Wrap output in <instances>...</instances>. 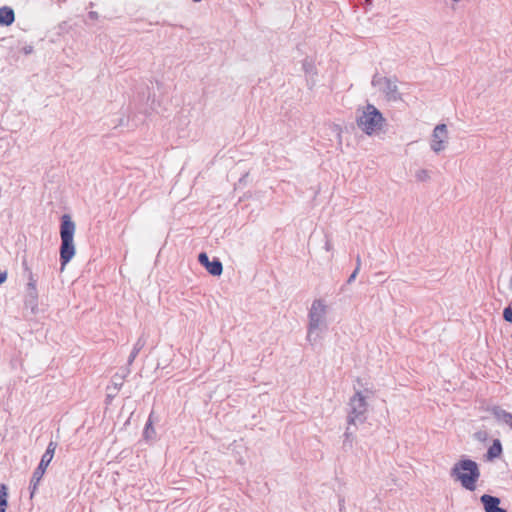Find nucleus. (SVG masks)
Here are the masks:
<instances>
[{
  "mask_svg": "<svg viewBox=\"0 0 512 512\" xmlns=\"http://www.w3.org/2000/svg\"><path fill=\"white\" fill-rule=\"evenodd\" d=\"M328 307L324 300L316 299L312 302L308 312L307 340L311 344L320 341L328 329L327 321Z\"/></svg>",
  "mask_w": 512,
  "mask_h": 512,
  "instance_id": "obj_1",
  "label": "nucleus"
},
{
  "mask_svg": "<svg viewBox=\"0 0 512 512\" xmlns=\"http://www.w3.org/2000/svg\"><path fill=\"white\" fill-rule=\"evenodd\" d=\"M450 476L454 481L459 482L464 489L473 492L477 488L481 473L476 461L462 458L454 463L450 470Z\"/></svg>",
  "mask_w": 512,
  "mask_h": 512,
  "instance_id": "obj_2",
  "label": "nucleus"
},
{
  "mask_svg": "<svg viewBox=\"0 0 512 512\" xmlns=\"http://www.w3.org/2000/svg\"><path fill=\"white\" fill-rule=\"evenodd\" d=\"M75 223L72 221L70 215L64 214L61 217L60 224V237H61V245H60V263L61 269L70 262V260L75 255V245H74V234H75Z\"/></svg>",
  "mask_w": 512,
  "mask_h": 512,
  "instance_id": "obj_3",
  "label": "nucleus"
},
{
  "mask_svg": "<svg viewBox=\"0 0 512 512\" xmlns=\"http://www.w3.org/2000/svg\"><path fill=\"white\" fill-rule=\"evenodd\" d=\"M385 119L382 113L372 104H367L362 114L357 117L358 127L367 135H373L382 130Z\"/></svg>",
  "mask_w": 512,
  "mask_h": 512,
  "instance_id": "obj_4",
  "label": "nucleus"
},
{
  "mask_svg": "<svg viewBox=\"0 0 512 512\" xmlns=\"http://www.w3.org/2000/svg\"><path fill=\"white\" fill-rule=\"evenodd\" d=\"M365 393L366 394L362 391L356 390L354 395L350 398L347 416L349 425H358L366 421V414L368 410L366 398L370 392L366 389Z\"/></svg>",
  "mask_w": 512,
  "mask_h": 512,
  "instance_id": "obj_5",
  "label": "nucleus"
},
{
  "mask_svg": "<svg viewBox=\"0 0 512 512\" xmlns=\"http://www.w3.org/2000/svg\"><path fill=\"white\" fill-rule=\"evenodd\" d=\"M57 444L55 442H50L47 446L45 453L42 455L41 461L38 467L35 469L32 478L30 480V490H31V498L34 496L37 487L45 474V471L53 459Z\"/></svg>",
  "mask_w": 512,
  "mask_h": 512,
  "instance_id": "obj_6",
  "label": "nucleus"
},
{
  "mask_svg": "<svg viewBox=\"0 0 512 512\" xmlns=\"http://www.w3.org/2000/svg\"><path fill=\"white\" fill-rule=\"evenodd\" d=\"M397 81L388 77H383L372 80V84L374 86H381V91L385 94L387 100L389 101H398L401 100V95L398 91Z\"/></svg>",
  "mask_w": 512,
  "mask_h": 512,
  "instance_id": "obj_7",
  "label": "nucleus"
},
{
  "mask_svg": "<svg viewBox=\"0 0 512 512\" xmlns=\"http://www.w3.org/2000/svg\"><path fill=\"white\" fill-rule=\"evenodd\" d=\"M447 140V126L445 124H438L433 130L430 147L435 153H439L446 148Z\"/></svg>",
  "mask_w": 512,
  "mask_h": 512,
  "instance_id": "obj_8",
  "label": "nucleus"
},
{
  "mask_svg": "<svg viewBox=\"0 0 512 512\" xmlns=\"http://www.w3.org/2000/svg\"><path fill=\"white\" fill-rule=\"evenodd\" d=\"M198 261L213 276H220L223 272V265L221 261L218 258H214L210 261L205 252H201L198 255Z\"/></svg>",
  "mask_w": 512,
  "mask_h": 512,
  "instance_id": "obj_9",
  "label": "nucleus"
},
{
  "mask_svg": "<svg viewBox=\"0 0 512 512\" xmlns=\"http://www.w3.org/2000/svg\"><path fill=\"white\" fill-rule=\"evenodd\" d=\"M485 512H507L500 507V499L496 496L484 494L480 497Z\"/></svg>",
  "mask_w": 512,
  "mask_h": 512,
  "instance_id": "obj_10",
  "label": "nucleus"
},
{
  "mask_svg": "<svg viewBox=\"0 0 512 512\" xmlns=\"http://www.w3.org/2000/svg\"><path fill=\"white\" fill-rule=\"evenodd\" d=\"M486 411L490 412L497 421L502 422L506 425H508L510 423V420L512 419V414L499 406L487 407Z\"/></svg>",
  "mask_w": 512,
  "mask_h": 512,
  "instance_id": "obj_11",
  "label": "nucleus"
},
{
  "mask_svg": "<svg viewBox=\"0 0 512 512\" xmlns=\"http://www.w3.org/2000/svg\"><path fill=\"white\" fill-rule=\"evenodd\" d=\"M15 21L14 10L9 6L0 7V25L10 26Z\"/></svg>",
  "mask_w": 512,
  "mask_h": 512,
  "instance_id": "obj_12",
  "label": "nucleus"
},
{
  "mask_svg": "<svg viewBox=\"0 0 512 512\" xmlns=\"http://www.w3.org/2000/svg\"><path fill=\"white\" fill-rule=\"evenodd\" d=\"M502 444L499 439H495L493 441V444L488 448L486 458L489 461L494 460L495 458H498L502 454Z\"/></svg>",
  "mask_w": 512,
  "mask_h": 512,
  "instance_id": "obj_13",
  "label": "nucleus"
},
{
  "mask_svg": "<svg viewBox=\"0 0 512 512\" xmlns=\"http://www.w3.org/2000/svg\"><path fill=\"white\" fill-rule=\"evenodd\" d=\"M22 265L24 267L25 272H27V278H28L26 290H37V286H36L37 280L35 279L34 274L31 271V269L28 267L27 261L25 259L23 260Z\"/></svg>",
  "mask_w": 512,
  "mask_h": 512,
  "instance_id": "obj_14",
  "label": "nucleus"
},
{
  "mask_svg": "<svg viewBox=\"0 0 512 512\" xmlns=\"http://www.w3.org/2000/svg\"><path fill=\"white\" fill-rule=\"evenodd\" d=\"M38 303V291L37 290H26L25 304L32 309L37 306Z\"/></svg>",
  "mask_w": 512,
  "mask_h": 512,
  "instance_id": "obj_15",
  "label": "nucleus"
},
{
  "mask_svg": "<svg viewBox=\"0 0 512 512\" xmlns=\"http://www.w3.org/2000/svg\"><path fill=\"white\" fill-rule=\"evenodd\" d=\"M7 487L4 484L0 485V512H6L7 507Z\"/></svg>",
  "mask_w": 512,
  "mask_h": 512,
  "instance_id": "obj_16",
  "label": "nucleus"
},
{
  "mask_svg": "<svg viewBox=\"0 0 512 512\" xmlns=\"http://www.w3.org/2000/svg\"><path fill=\"white\" fill-rule=\"evenodd\" d=\"M302 67L306 75L313 76L317 73L313 61L308 58L304 59Z\"/></svg>",
  "mask_w": 512,
  "mask_h": 512,
  "instance_id": "obj_17",
  "label": "nucleus"
},
{
  "mask_svg": "<svg viewBox=\"0 0 512 512\" xmlns=\"http://www.w3.org/2000/svg\"><path fill=\"white\" fill-rule=\"evenodd\" d=\"M152 416H153V413H151L149 415V419H148V421L146 423V426H145V429H144V433L143 434H144V437L146 439H152L155 436V430H154V428L152 426Z\"/></svg>",
  "mask_w": 512,
  "mask_h": 512,
  "instance_id": "obj_18",
  "label": "nucleus"
},
{
  "mask_svg": "<svg viewBox=\"0 0 512 512\" xmlns=\"http://www.w3.org/2000/svg\"><path fill=\"white\" fill-rule=\"evenodd\" d=\"M415 177L418 181L424 182L430 179V173L426 169H420L416 172Z\"/></svg>",
  "mask_w": 512,
  "mask_h": 512,
  "instance_id": "obj_19",
  "label": "nucleus"
},
{
  "mask_svg": "<svg viewBox=\"0 0 512 512\" xmlns=\"http://www.w3.org/2000/svg\"><path fill=\"white\" fill-rule=\"evenodd\" d=\"M475 440L485 442L488 440L489 434L486 430H479L473 434Z\"/></svg>",
  "mask_w": 512,
  "mask_h": 512,
  "instance_id": "obj_20",
  "label": "nucleus"
},
{
  "mask_svg": "<svg viewBox=\"0 0 512 512\" xmlns=\"http://www.w3.org/2000/svg\"><path fill=\"white\" fill-rule=\"evenodd\" d=\"M503 318L506 322L512 323V310L510 308L503 310Z\"/></svg>",
  "mask_w": 512,
  "mask_h": 512,
  "instance_id": "obj_21",
  "label": "nucleus"
},
{
  "mask_svg": "<svg viewBox=\"0 0 512 512\" xmlns=\"http://www.w3.org/2000/svg\"><path fill=\"white\" fill-rule=\"evenodd\" d=\"M358 272H359L358 268H355V270L352 272V274L347 279V284H351L356 279Z\"/></svg>",
  "mask_w": 512,
  "mask_h": 512,
  "instance_id": "obj_22",
  "label": "nucleus"
},
{
  "mask_svg": "<svg viewBox=\"0 0 512 512\" xmlns=\"http://www.w3.org/2000/svg\"><path fill=\"white\" fill-rule=\"evenodd\" d=\"M7 279V271H0V285L3 284Z\"/></svg>",
  "mask_w": 512,
  "mask_h": 512,
  "instance_id": "obj_23",
  "label": "nucleus"
},
{
  "mask_svg": "<svg viewBox=\"0 0 512 512\" xmlns=\"http://www.w3.org/2000/svg\"><path fill=\"white\" fill-rule=\"evenodd\" d=\"M122 385L121 382H118V381H114L113 382V388L115 391L119 390L120 386Z\"/></svg>",
  "mask_w": 512,
  "mask_h": 512,
  "instance_id": "obj_24",
  "label": "nucleus"
},
{
  "mask_svg": "<svg viewBox=\"0 0 512 512\" xmlns=\"http://www.w3.org/2000/svg\"><path fill=\"white\" fill-rule=\"evenodd\" d=\"M360 267H361V258L359 255H357L356 257V268H358V271L360 270Z\"/></svg>",
  "mask_w": 512,
  "mask_h": 512,
  "instance_id": "obj_25",
  "label": "nucleus"
},
{
  "mask_svg": "<svg viewBox=\"0 0 512 512\" xmlns=\"http://www.w3.org/2000/svg\"><path fill=\"white\" fill-rule=\"evenodd\" d=\"M325 248H326L327 251H329L331 249L330 241H328V240L326 241Z\"/></svg>",
  "mask_w": 512,
  "mask_h": 512,
  "instance_id": "obj_26",
  "label": "nucleus"
},
{
  "mask_svg": "<svg viewBox=\"0 0 512 512\" xmlns=\"http://www.w3.org/2000/svg\"><path fill=\"white\" fill-rule=\"evenodd\" d=\"M350 436H351V433L349 432V428H347V430L345 432V437L349 438Z\"/></svg>",
  "mask_w": 512,
  "mask_h": 512,
  "instance_id": "obj_27",
  "label": "nucleus"
},
{
  "mask_svg": "<svg viewBox=\"0 0 512 512\" xmlns=\"http://www.w3.org/2000/svg\"><path fill=\"white\" fill-rule=\"evenodd\" d=\"M364 3L367 5V6H370L372 4V0H364Z\"/></svg>",
  "mask_w": 512,
  "mask_h": 512,
  "instance_id": "obj_28",
  "label": "nucleus"
},
{
  "mask_svg": "<svg viewBox=\"0 0 512 512\" xmlns=\"http://www.w3.org/2000/svg\"><path fill=\"white\" fill-rule=\"evenodd\" d=\"M134 359V356H130L128 362L131 363Z\"/></svg>",
  "mask_w": 512,
  "mask_h": 512,
  "instance_id": "obj_29",
  "label": "nucleus"
},
{
  "mask_svg": "<svg viewBox=\"0 0 512 512\" xmlns=\"http://www.w3.org/2000/svg\"><path fill=\"white\" fill-rule=\"evenodd\" d=\"M507 368L512 370V362H511V365L507 364Z\"/></svg>",
  "mask_w": 512,
  "mask_h": 512,
  "instance_id": "obj_30",
  "label": "nucleus"
},
{
  "mask_svg": "<svg viewBox=\"0 0 512 512\" xmlns=\"http://www.w3.org/2000/svg\"><path fill=\"white\" fill-rule=\"evenodd\" d=\"M507 308H510L512 310V301L510 302V304Z\"/></svg>",
  "mask_w": 512,
  "mask_h": 512,
  "instance_id": "obj_31",
  "label": "nucleus"
},
{
  "mask_svg": "<svg viewBox=\"0 0 512 512\" xmlns=\"http://www.w3.org/2000/svg\"><path fill=\"white\" fill-rule=\"evenodd\" d=\"M136 352H138L139 350H141V347H138V348H135Z\"/></svg>",
  "mask_w": 512,
  "mask_h": 512,
  "instance_id": "obj_32",
  "label": "nucleus"
}]
</instances>
